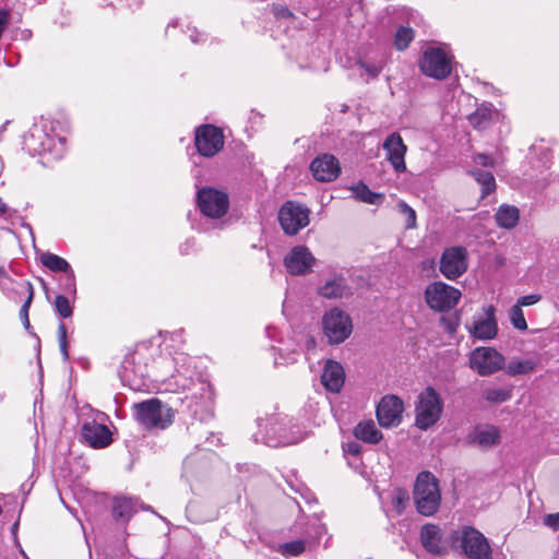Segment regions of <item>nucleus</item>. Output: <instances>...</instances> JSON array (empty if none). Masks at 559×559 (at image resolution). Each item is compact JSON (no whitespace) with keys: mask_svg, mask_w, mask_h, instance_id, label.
Segmentation results:
<instances>
[{"mask_svg":"<svg viewBox=\"0 0 559 559\" xmlns=\"http://www.w3.org/2000/svg\"><path fill=\"white\" fill-rule=\"evenodd\" d=\"M176 370L171 376L174 383L178 389L193 391L191 397L200 400L203 414L200 420H205L213 416V389L207 378L195 370L192 366V359L181 356L175 359Z\"/></svg>","mask_w":559,"mask_h":559,"instance_id":"nucleus-1","label":"nucleus"},{"mask_svg":"<svg viewBox=\"0 0 559 559\" xmlns=\"http://www.w3.org/2000/svg\"><path fill=\"white\" fill-rule=\"evenodd\" d=\"M413 500L416 511L423 516H433L441 506L439 479L429 471L420 472L415 480Z\"/></svg>","mask_w":559,"mask_h":559,"instance_id":"nucleus-2","label":"nucleus"},{"mask_svg":"<svg viewBox=\"0 0 559 559\" xmlns=\"http://www.w3.org/2000/svg\"><path fill=\"white\" fill-rule=\"evenodd\" d=\"M132 408L135 420L147 430H164L174 421V411L157 397L135 403Z\"/></svg>","mask_w":559,"mask_h":559,"instance_id":"nucleus-3","label":"nucleus"},{"mask_svg":"<svg viewBox=\"0 0 559 559\" xmlns=\"http://www.w3.org/2000/svg\"><path fill=\"white\" fill-rule=\"evenodd\" d=\"M415 411L416 427L420 430H427L440 419L443 411V401L432 386H427L418 395Z\"/></svg>","mask_w":559,"mask_h":559,"instance_id":"nucleus-4","label":"nucleus"},{"mask_svg":"<svg viewBox=\"0 0 559 559\" xmlns=\"http://www.w3.org/2000/svg\"><path fill=\"white\" fill-rule=\"evenodd\" d=\"M452 59L443 47H428L419 59V69L426 76L444 80L452 72Z\"/></svg>","mask_w":559,"mask_h":559,"instance_id":"nucleus-5","label":"nucleus"},{"mask_svg":"<svg viewBox=\"0 0 559 559\" xmlns=\"http://www.w3.org/2000/svg\"><path fill=\"white\" fill-rule=\"evenodd\" d=\"M324 335L330 344L345 342L353 332L350 317L337 307L332 308L322 318Z\"/></svg>","mask_w":559,"mask_h":559,"instance_id":"nucleus-6","label":"nucleus"},{"mask_svg":"<svg viewBox=\"0 0 559 559\" xmlns=\"http://www.w3.org/2000/svg\"><path fill=\"white\" fill-rule=\"evenodd\" d=\"M309 215L310 210L306 205L286 201L280 207L278 222L286 235L295 236L309 224Z\"/></svg>","mask_w":559,"mask_h":559,"instance_id":"nucleus-7","label":"nucleus"},{"mask_svg":"<svg viewBox=\"0 0 559 559\" xmlns=\"http://www.w3.org/2000/svg\"><path fill=\"white\" fill-rule=\"evenodd\" d=\"M462 294L461 292L443 282L430 283L425 289V300L430 309L444 312L453 309Z\"/></svg>","mask_w":559,"mask_h":559,"instance_id":"nucleus-8","label":"nucleus"},{"mask_svg":"<svg viewBox=\"0 0 559 559\" xmlns=\"http://www.w3.org/2000/svg\"><path fill=\"white\" fill-rule=\"evenodd\" d=\"M197 205L207 218L223 217L229 207L228 194L212 187H204L197 192Z\"/></svg>","mask_w":559,"mask_h":559,"instance_id":"nucleus-9","label":"nucleus"},{"mask_svg":"<svg viewBox=\"0 0 559 559\" xmlns=\"http://www.w3.org/2000/svg\"><path fill=\"white\" fill-rule=\"evenodd\" d=\"M259 431L253 435L254 442L277 448L290 443L286 433V424L278 415H272L265 420L258 419Z\"/></svg>","mask_w":559,"mask_h":559,"instance_id":"nucleus-10","label":"nucleus"},{"mask_svg":"<svg viewBox=\"0 0 559 559\" xmlns=\"http://www.w3.org/2000/svg\"><path fill=\"white\" fill-rule=\"evenodd\" d=\"M460 547L469 559H492L488 539L473 526H464L460 533Z\"/></svg>","mask_w":559,"mask_h":559,"instance_id":"nucleus-11","label":"nucleus"},{"mask_svg":"<svg viewBox=\"0 0 559 559\" xmlns=\"http://www.w3.org/2000/svg\"><path fill=\"white\" fill-rule=\"evenodd\" d=\"M504 365V356L493 347H477L469 356V367L481 377L502 370Z\"/></svg>","mask_w":559,"mask_h":559,"instance_id":"nucleus-12","label":"nucleus"},{"mask_svg":"<svg viewBox=\"0 0 559 559\" xmlns=\"http://www.w3.org/2000/svg\"><path fill=\"white\" fill-rule=\"evenodd\" d=\"M194 145L201 156L213 157L224 146L222 130L213 124L198 127L195 129Z\"/></svg>","mask_w":559,"mask_h":559,"instance_id":"nucleus-13","label":"nucleus"},{"mask_svg":"<svg viewBox=\"0 0 559 559\" xmlns=\"http://www.w3.org/2000/svg\"><path fill=\"white\" fill-rule=\"evenodd\" d=\"M467 250L464 247H450L442 252L439 270L448 280L459 278L467 271Z\"/></svg>","mask_w":559,"mask_h":559,"instance_id":"nucleus-14","label":"nucleus"},{"mask_svg":"<svg viewBox=\"0 0 559 559\" xmlns=\"http://www.w3.org/2000/svg\"><path fill=\"white\" fill-rule=\"evenodd\" d=\"M317 259L305 245L293 247L284 257L283 264L293 276H304L312 272Z\"/></svg>","mask_w":559,"mask_h":559,"instance_id":"nucleus-15","label":"nucleus"},{"mask_svg":"<svg viewBox=\"0 0 559 559\" xmlns=\"http://www.w3.org/2000/svg\"><path fill=\"white\" fill-rule=\"evenodd\" d=\"M483 311L484 316H474L473 323L467 325V330L477 340H492L498 334L497 309L493 305H488L483 308Z\"/></svg>","mask_w":559,"mask_h":559,"instance_id":"nucleus-16","label":"nucleus"},{"mask_svg":"<svg viewBox=\"0 0 559 559\" xmlns=\"http://www.w3.org/2000/svg\"><path fill=\"white\" fill-rule=\"evenodd\" d=\"M81 436L84 442L93 449L107 448L114 441L112 433L108 426L95 419L83 423Z\"/></svg>","mask_w":559,"mask_h":559,"instance_id":"nucleus-17","label":"nucleus"},{"mask_svg":"<svg viewBox=\"0 0 559 559\" xmlns=\"http://www.w3.org/2000/svg\"><path fill=\"white\" fill-rule=\"evenodd\" d=\"M310 170L316 180L321 182H330L335 180L340 173L341 166L338 159L329 153L317 156L310 164Z\"/></svg>","mask_w":559,"mask_h":559,"instance_id":"nucleus-18","label":"nucleus"},{"mask_svg":"<svg viewBox=\"0 0 559 559\" xmlns=\"http://www.w3.org/2000/svg\"><path fill=\"white\" fill-rule=\"evenodd\" d=\"M138 354L127 355L121 364L120 379L123 384L129 383L130 389L140 390L143 385L142 380L147 376L145 366H141L136 361Z\"/></svg>","mask_w":559,"mask_h":559,"instance_id":"nucleus-19","label":"nucleus"},{"mask_svg":"<svg viewBox=\"0 0 559 559\" xmlns=\"http://www.w3.org/2000/svg\"><path fill=\"white\" fill-rule=\"evenodd\" d=\"M423 547L431 555L448 554V543L442 538V530L436 524H425L420 530Z\"/></svg>","mask_w":559,"mask_h":559,"instance_id":"nucleus-20","label":"nucleus"},{"mask_svg":"<svg viewBox=\"0 0 559 559\" xmlns=\"http://www.w3.org/2000/svg\"><path fill=\"white\" fill-rule=\"evenodd\" d=\"M407 145L397 132L386 136V162L400 174L406 171L405 154Z\"/></svg>","mask_w":559,"mask_h":559,"instance_id":"nucleus-21","label":"nucleus"},{"mask_svg":"<svg viewBox=\"0 0 559 559\" xmlns=\"http://www.w3.org/2000/svg\"><path fill=\"white\" fill-rule=\"evenodd\" d=\"M344 377L342 365L334 360H328L321 374V382L328 391L336 393L344 384Z\"/></svg>","mask_w":559,"mask_h":559,"instance_id":"nucleus-22","label":"nucleus"},{"mask_svg":"<svg viewBox=\"0 0 559 559\" xmlns=\"http://www.w3.org/2000/svg\"><path fill=\"white\" fill-rule=\"evenodd\" d=\"M471 441L481 449L492 448L500 442V431L493 425H478L471 433Z\"/></svg>","mask_w":559,"mask_h":559,"instance_id":"nucleus-23","label":"nucleus"},{"mask_svg":"<svg viewBox=\"0 0 559 559\" xmlns=\"http://www.w3.org/2000/svg\"><path fill=\"white\" fill-rule=\"evenodd\" d=\"M138 499L117 497L112 501L111 514L116 522L126 525L136 512Z\"/></svg>","mask_w":559,"mask_h":559,"instance_id":"nucleus-24","label":"nucleus"},{"mask_svg":"<svg viewBox=\"0 0 559 559\" xmlns=\"http://www.w3.org/2000/svg\"><path fill=\"white\" fill-rule=\"evenodd\" d=\"M349 290L350 288L347 285L346 278L340 275L321 285L318 288V294L323 298L336 299L347 296Z\"/></svg>","mask_w":559,"mask_h":559,"instance_id":"nucleus-25","label":"nucleus"},{"mask_svg":"<svg viewBox=\"0 0 559 559\" xmlns=\"http://www.w3.org/2000/svg\"><path fill=\"white\" fill-rule=\"evenodd\" d=\"M354 436L357 440L367 443H378L382 439V432L377 429L372 419L362 420L354 428Z\"/></svg>","mask_w":559,"mask_h":559,"instance_id":"nucleus-26","label":"nucleus"},{"mask_svg":"<svg viewBox=\"0 0 559 559\" xmlns=\"http://www.w3.org/2000/svg\"><path fill=\"white\" fill-rule=\"evenodd\" d=\"M495 219L499 227L512 229L520 221V211L514 205L502 204L496 212Z\"/></svg>","mask_w":559,"mask_h":559,"instance_id":"nucleus-27","label":"nucleus"},{"mask_svg":"<svg viewBox=\"0 0 559 559\" xmlns=\"http://www.w3.org/2000/svg\"><path fill=\"white\" fill-rule=\"evenodd\" d=\"M382 70L380 64L369 62L367 60L358 59L352 67L349 76L359 75L361 80L368 83L370 80L378 78Z\"/></svg>","mask_w":559,"mask_h":559,"instance_id":"nucleus-28","label":"nucleus"},{"mask_svg":"<svg viewBox=\"0 0 559 559\" xmlns=\"http://www.w3.org/2000/svg\"><path fill=\"white\" fill-rule=\"evenodd\" d=\"M403 413V401L394 394L386 395V428L399 426L402 421Z\"/></svg>","mask_w":559,"mask_h":559,"instance_id":"nucleus-29","label":"nucleus"},{"mask_svg":"<svg viewBox=\"0 0 559 559\" xmlns=\"http://www.w3.org/2000/svg\"><path fill=\"white\" fill-rule=\"evenodd\" d=\"M496 115L497 112L490 104H483L475 110V112L469 115L468 120L474 128L484 130L492 123Z\"/></svg>","mask_w":559,"mask_h":559,"instance_id":"nucleus-30","label":"nucleus"},{"mask_svg":"<svg viewBox=\"0 0 559 559\" xmlns=\"http://www.w3.org/2000/svg\"><path fill=\"white\" fill-rule=\"evenodd\" d=\"M350 190L353 192V197L364 203L380 205L384 200V195L382 193L371 191L364 182L353 186Z\"/></svg>","mask_w":559,"mask_h":559,"instance_id":"nucleus-31","label":"nucleus"},{"mask_svg":"<svg viewBox=\"0 0 559 559\" xmlns=\"http://www.w3.org/2000/svg\"><path fill=\"white\" fill-rule=\"evenodd\" d=\"M40 262L45 267L56 273L63 274L72 270V266L64 258L51 252L43 253L40 255Z\"/></svg>","mask_w":559,"mask_h":559,"instance_id":"nucleus-32","label":"nucleus"},{"mask_svg":"<svg viewBox=\"0 0 559 559\" xmlns=\"http://www.w3.org/2000/svg\"><path fill=\"white\" fill-rule=\"evenodd\" d=\"M537 366V361L535 359H511L507 366L504 365V370L507 374L511 377L528 374L535 370Z\"/></svg>","mask_w":559,"mask_h":559,"instance_id":"nucleus-33","label":"nucleus"},{"mask_svg":"<svg viewBox=\"0 0 559 559\" xmlns=\"http://www.w3.org/2000/svg\"><path fill=\"white\" fill-rule=\"evenodd\" d=\"M59 295L71 296L73 301L76 298V278L73 269L57 277Z\"/></svg>","mask_w":559,"mask_h":559,"instance_id":"nucleus-34","label":"nucleus"},{"mask_svg":"<svg viewBox=\"0 0 559 559\" xmlns=\"http://www.w3.org/2000/svg\"><path fill=\"white\" fill-rule=\"evenodd\" d=\"M474 179L481 186V198H485L496 189V180L489 170L474 169L471 171Z\"/></svg>","mask_w":559,"mask_h":559,"instance_id":"nucleus-35","label":"nucleus"},{"mask_svg":"<svg viewBox=\"0 0 559 559\" xmlns=\"http://www.w3.org/2000/svg\"><path fill=\"white\" fill-rule=\"evenodd\" d=\"M399 218L403 221L405 229L416 228V212L404 201H399L393 207Z\"/></svg>","mask_w":559,"mask_h":559,"instance_id":"nucleus-36","label":"nucleus"},{"mask_svg":"<svg viewBox=\"0 0 559 559\" xmlns=\"http://www.w3.org/2000/svg\"><path fill=\"white\" fill-rule=\"evenodd\" d=\"M414 38V29L409 26L402 25L396 29L394 34L393 45L397 50L403 51L408 48Z\"/></svg>","mask_w":559,"mask_h":559,"instance_id":"nucleus-37","label":"nucleus"},{"mask_svg":"<svg viewBox=\"0 0 559 559\" xmlns=\"http://www.w3.org/2000/svg\"><path fill=\"white\" fill-rule=\"evenodd\" d=\"M70 298H72L71 296H66V295H57L56 298H55V301H53V309H55V312L56 314L64 320V319H69L73 316V300L71 302Z\"/></svg>","mask_w":559,"mask_h":559,"instance_id":"nucleus-38","label":"nucleus"},{"mask_svg":"<svg viewBox=\"0 0 559 559\" xmlns=\"http://www.w3.org/2000/svg\"><path fill=\"white\" fill-rule=\"evenodd\" d=\"M484 399L492 404L504 403L512 397V388H488L483 393Z\"/></svg>","mask_w":559,"mask_h":559,"instance_id":"nucleus-39","label":"nucleus"},{"mask_svg":"<svg viewBox=\"0 0 559 559\" xmlns=\"http://www.w3.org/2000/svg\"><path fill=\"white\" fill-rule=\"evenodd\" d=\"M361 474L367 478V480L369 483L373 484V492L378 496V498L380 500L381 509L384 510V502L382 500V491L379 486V483H380L379 477L382 475L380 464L378 463L377 467L371 466L370 472L367 471V465L364 464V471L361 472Z\"/></svg>","mask_w":559,"mask_h":559,"instance_id":"nucleus-40","label":"nucleus"},{"mask_svg":"<svg viewBox=\"0 0 559 559\" xmlns=\"http://www.w3.org/2000/svg\"><path fill=\"white\" fill-rule=\"evenodd\" d=\"M29 140L33 142L38 141V145L34 144L33 150L39 154L51 150L52 139H50L43 129L34 128L31 132Z\"/></svg>","mask_w":559,"mask_h":559,"instance_id":"nucleus-41","label":"nucleus"},{"mask_svg":"<svg viewBox=\"0 0 559 559\" xmlns=\"http://www.w3.org/2000/svg\"><path fill=\"white\" fill-rule=\"evenodd\" d=\"M306 549V542L302 539H296L281 544L278 546V552L284 557H296L301 555Z\"/></svg>","mask_w":559,"mask_h":559,"instance_id":"nucleus-42","label":"nucleus"},{"mask_svg":"<svg viewBox=\"0 0 559 559\" xmlns=\"http://www.w3.org/2000/svg\"><path fill=\"white\" fill-rule=\"evenodd\" d=\"M343 451H344V455L348 460L349 465H354L355 463L364 464V462L361 461V457H360L362 447L358 441H348V442L344 443Z\"/></svg>","mask_w":559,"mask_h":559,"instance_id":"nucleus-43","label":"nucleus"},{"mask_svg":"<svg viewBox=\"0 0 559 559\" xmlns=\"http://www.w3.org/2000/svg\"><path fill=\"white\" fill-rule=\"evenodd\" d=\"M409 502V493L404 488H395L392 492V506L397 514L404 512Z\"/></svg>","mask_w":559,"mask_h":559,"instance_id":"nucleus-44","label":"nucleus"},{"mask_svg":"<svg viewBox=\"0 0 559 559\" xmlns=\"http://www.w3.org/2000/svg\"><path fill=\"white\" fill-rule=\"evenodd\" d=\"M27 288H28V296L20 309V319H21L22 324L24 325L25 330H27L31 333L32 325H31L29 318H28V311H29V308H31V305H32V301L34 298V288L31 283L27 284Z\"/></svg>","mask_w":559,"mask_h":559,"instance_id":"nucleus-45","label":"nucleus"},{"mask_svg":"<svg viewBox=\"0 0 559 559\" xmlns=\"http://www.w3.org/2000/svg\"><path fill=\"white\" fill-rule=\"evenodd\" d=\"M58 342H59V348L60 353L62 355L63 361H68L70 358L69 354V341H68V332L66 323L60 321L58 325Z\"/></svg>","mask_w":559,"mask_h":559,"instance_id":"nucleus-46","label":"nucleus"},{"mask_svg":"<svg viewBox=\"0 0 559 559\" xmlns=\"http://www.w3.org/2000/svg\"><path fill=\"white\" fill-rule=\"evenodd\" d=\"M509 316H510V321H511L512 325L516 330H520V331L527 330V323H526L523 310L516 304L511 307Z\"/></svg>","mask_w":559,"mask_h":559,"instance_id":"nucleus-47","label":"nucleus"},{"mask_svg":"<svg viewBox=\"0 0 559 559\" xmlns=\"http://www.w3.org/2000/svg\"><path fill=\"white\" fill-rule=\"evenodd\" d=\"M271 11L277 21L284 20L290 22L296 19L294 12L282 3H273Z\"/></svg>","mask_w":559,"mask_h":559,"instance_id":"nucleus-48","label":"nucleus"},{"mask_svg":"<svg viewBox=\"0 0 559 559\" xmlns=\"http://www.w3.org/2000/svg\"><path fill=\"white\" fill-rule=\"evenodd\" d=\"M543 524L554 532L559 530V512L546 514L543 519Z\"/></svg>","mask_w":559,"mask_h":559,"instance_id":"nucleus-49","label":"nucleus"},{"mask_svg":"<svg viewBox=\"0 0 559 559\" xmlns=\"http://www.w3.org/2000/svg\"><path fill=\"white\" fill-rule=\"evenodd\" d=\"M540 299H542L540 295L531 294V295H526V296L519 298L516 301V305L521 308L528 307V306L537 304Z\"/></svg>","mask_w":559,"mask_h":559,"instance_id":"nucleus-50","label":"nucleus"},{"mask_svg":"<svg viewBox=\"0 0 559 559\" xmlns=\"http://www.w3.org/2000/svg\"><path fill=\"white\" fill-rule=\"evenodd\" d=\"M376 416L379 426L384 428V396H381L377 402Z\"/></svg>","mask_w":559,"mask_h":559,"instance_id":"nucleus-51","label":"nucleus"},{"mask_svg":"<svg viewBox=\"0 0 559 559\" xmlns=\"http://www.w3.org/2000/svg\"><path fill=\"white\" fill-rule=\"evenodd\" d=\"M188 29L191 31V33L189 34V38L193 44H201L206 40V35L204 33L199 32L195 27H189Z\"/></svg>","mask_w":559,"mask_h":559,"instance_id":"nucleus-52","label":"nucleus"},{"mask_svg":"<svg viewBox=\"0 0 559 559\" xmlns=\"http://www.w3.org/2000/svg\"><path fill=\"white\" fill-rule=\"evenodd\" d=\"M474 162L483 167H489L493 165L492 158L486 154H477L474 157Z\"/></svg>","mask_w":559,"mask_h":559,"instance_id":"nucleus-53","label":"nucleus"},{"mask_svg":"<svg viewBox=\"0 0 559 559\" xmlns=\"http://www.w3.org/2000/svg\"><path fill=\"white\" fill-rule=\"evenodd\" d=\"M194 246V240L193 239H188L186 240V242H183L181 246H180V252L182 254H188L190 249Z\"/></svg>","mask_w":559,"mask_h":559,"instance_id":"nucleus-54","label":"nucleus"},{"mask_svg":"<svg viewBox=\"0 0 559 559\" xmlns=\"http://www.w3.org/2000/svg\"><path fill=\"white\" fill-rule=\"evenodd\" d=\"M19 524H20V520L17 519V520L13 523V525L11 526V533H12V535H13L14 544H15V545H19V538H17Z\"/></svg>","mask_w":559,"mask_h":559,"instance_id":"nucleus-55","label":"nucleus"},{"mask_svg":"<svg viewBox=\"0 0 559 559\" xmlns=\"http://www.w3.org/2000/svg\"><path fill=\"white\" fill-rule=\"evenodd\" d=\"M9 206L3 202V200L0 198V214L4 215L9 212Z\"/></svg>","mask_w":559,"mask_h":559,"instance_id":"nucleus-56","label":"nucleus"},{"mask_svg":"<svg viewBox=\"0 0 559 559\" xmlns=\"http://www.w3.org/2000/svg\"><path fill=\"white\" fill-rule=\"evenodd\" d=\"M297 492H300V495L307 500V501H310L309 498L306 496L307 495H310L309 490L307 488H305V493L301 491L300 488H296L295 489Z\"/></svg>","mask_w":559,"mask_h":559,"instance_id":"nucleus-57","label":"nucleus"},{"mask_svg":"<svg viewBox=\"0 0 559 559\" xmlns=\"http://www.w3.org/2000/svg\"><path fill=\"white\" fill-rule=\"evenodd\" d=\"M15 546L17 547V549H19L20 554H21L24 558L28 559V558H27V556H26V554H25V551H24V549L22 548L21 544L19 543V545H15Z\"/></svg>","mask_w":559,"mask_h":559,"instance_id":"nucleus-58","label":"nucleus"},{"mask_svg":"<svg viewBox=\"0 0 559 559\" xmlns=\"http://www.w3.org/2000/svg\"><path fill=\"white\" fill-rule=\"evenodd\" d=\"M273 332H275V329L270 328V326L266 329V333H267V335H269L270 337H273V334H272Z\"/></svg>","mask_w":559,"mask_h":559,"instance_id":"nucleus-59","label":"nucleus"},{"mask_svg":"<svg viewBox=\"0 0 559 559\" xmlns=\"http://www.w3.org/2000/svg\"><path fill=\"white\" fill-rule=\"evenodd\" d=\"M41 284H43V288H44V290L46 293L47 299H49L47 284L44 281L41 282Z\"/></svg>","mask_w":559,"mask_h":559,"instance_id":"nucleus-60","label":"nucleus"},{"mask_svg":"<svg viewBox=\"0 0 559 559\" xmlns=\"http://www.w3.org/2000/svg\"><path fill=\"white\" fill-rule=\"evenodd\" d=\"M177 24H178V21H177V20H174V21H171V22L168 24L167 28H169V27H175V26H177Z\"/></svg>","mask_w":559,"mask_h":559,"instance_id":"nucleus-61","label":"nucleus"},{"mask_svg":"<svg viewBox=\"0 0 559 559\" xmlns=\"http://www.w3.org/2000/svg\"><path fill=\"white\" fill-rule=\"evenodd\" d=\"M7 272L3 266H0V277L5 276Z\"/></svg>","mask_w":559,"mask_h":559,"instance_id":"nucleus-62","label":"nucleus"},{"mask_svg":"<svg viewBox=\"0 0 559 559\" xmlns=\"http://www.w3.org/2000/svg\"><path fill=\"white\" fill-rule=\"evenodd\" d=\"M347 109H348V107L346 105H342V109H341L342 112H346Z\"/></svg>","mask_w":559,"mask_h":559,"instance_id":"nucleus-63","label":"nucleus"},{"mask_svg":"<svg viewBox=\"0 0 559 559\" xmlns=\"http://www.w3.org/2000/svg\"><path fill=\"white\" fill-rule=\"evenodd\" d=\"M193 414H194V416H197V414H198V409L197 408L193 411Z\"/></svg>","mask_w":559,"mask_h":559,"instance_id":"nucleus-64","label":"nucleus"}]
</instances>
